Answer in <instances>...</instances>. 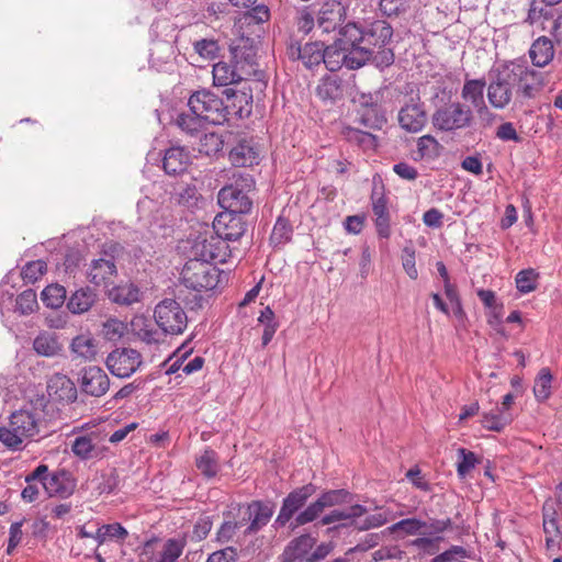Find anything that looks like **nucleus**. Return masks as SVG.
<instances>
[{
    "mask_svg": "<svg viewBox=\"0 0 562 562\" xmlns=\"http://www.w3.org/2000/svg\"><path fill=\"white\" fill-rule=\"evenodd\" d=\"M392 35V26L383 20L348 22L340 27L334 44L324 47L323 63L329 71H337L344 66L359 69L371 60L374 48L383 46Z\"/></svg>",
    "mask_w": 562,
    "mask_h": 562,
    "instance_id": "nucleus-1",
    "label": "nucleus"
},
{
    "mask_svg": "<svg viewBox=\"0 0 562 562\" xmlns=\"http://www.w3.org/2000/svg\"><path fill=\"white\" fill-rule=\"evenodd\" d=\"M231 182L223 187L218 194V204L229 213L247 214L252 207L248 193L255 188L254 178L246 172L234 171Z\"/></svg>",
    "mask_w": 562,
    "mask_h": 562,
    "instance_id": "nucleus-2",
    "label": "nucleus"
},
{
    "mask_svg": "<svg viewBox=\"0 0 562 562\" xmlns=\"http://www.w3.org/2000/svg\"><path fill=\"white\" fill-rule=\"evenodd\" d=\"M188 106L207 124L221 125L229 120V108L225 106L220 95L209 89L193 92L188 100Z\"/></svg>",
    "mask_w": 562,
    "mask_h": 562,
    "instance_id": "nucleus-3",
    "label": "nucleus"
},
{
    "mask_svg": "<svg viewBox=\"0 0 562 562\" xmlns=\"http://www.w3.org/2000/svg\"><path fill=\"white\" fill-rule=\"evenodd\" d=\"M222 272L205 259L191 257L181 271L182 283L196 292L210 291L217 286Z\"/></svg>",
    "mask_w": 562,
    "mask_h": 562,
    "instance_id": "nucleus-4",
    "label": "nucleus"
},
{
    "mask_svg": "<svg viewBox=\"0 0 562 562\" xmlns=\"http://www.w3.org/2000/svg\"><path fill=\"white\" fill-rule=\"evenodd\" d=\"M472 109L461 102H450L436 109L431 122L435 128L442 132H454L471 126L473 122Z\"/></svg>",
    "mask_w": 562,
    "mask_h": 562,
    "instance_id": "nucleus-5",
    "label": "nucleus"
},
{
    "mask_svg": "<svg viewBox=\"0 0 562 562\" xmlns=\"http://www.w3.org/2000/svg\"><path fill=\"white\" fill-rule=\"evenodd\" d=\"M352 495L347 490H328L322 493L315 502H312L305 509L294 517L291 530L316 520L325 508L348 504Z\"/></svg>",
    "mask_w": 562,
    "mask_h": 562,
    "instance_id": "nucleus-6",
    "label": "nucleus"
},
{
    "mask_svg": "<svg viewBox=\"0 0 562 562\" xmlns=\"http://www.w3.org/2000/svg\"><path fill=\"white\" fill-rule=\"evenodd\" d=\"M155 322L164 334L180 335L188 325V316L180 303L172 299L159 302L154 311Z\"/></svg>",
    "mask_w": 562,
    "mask_h": 562,
    "instance_id": "nucleus-7",
    "label": "nucleus"
},
{
    "mask_svg": "<svg viewBox=\"0 0 562 562\" xmlns=\"http://www.w3.org/2000/svg\"><path fill=\"white\" fill-rule=\"evenodd\" d=\"M233 249L217 234L199 237L192 246L191 255L198 259H205L206 262L225 263L233 257Z\"/></svg>",
    "mask_w": 562,
    "mask_h": 562,
    "instance_id": "nucleus-8",
    "label": "nucleus"
},
{
    "mask_svg": "<svg viewBox=\"0 0 562 562\" xmlns=\"http://www.w3.org/2000/svg\"><path fill=\"white\" fill-rule=\"evenodd\" d=\"M316 492V486L312 483L294 488L290 492L282 501L280 512L274 519L273 527L276 529L284 527L286 524L293 522L291 519L295 514H300L307 499L312 497Z\"/></svg>",
    "mask_w": 562,
    "mask_h": 562,
    "instance_id": "nucleus-9",
    "label": "nucleus"
},
{
    "mask_svg": "<svg viewBox=\"0 0 562 562\" xmlns=\"http://www.w3.org/2000/svg\"><path fill=\"white\" fill-rule=\"evenodd\" d=\"M397 121L400 126L408 133H418L425 127L427 112L418 93L405 100L398 111Z\"/></svg>",
    "mask_w": 562,
    "mask_h": 562,
    "instance_id": "nucleus-10",
    "label": "nucleus"
},
{
    "mask_svg": "<svg viewBox=\"0 0 562 562\" xmlns=\"http://www.w3.org/2000/svg\"><path fill=\"white\" fill-rule=\"evenodd\" d=\"M143 363L142 355L132 348H116L105 360L110 372L121 379L130 378Z\"/></svg>",
    "mask_w": 562,
    "mask_h": 562,
    "instance_id": "nucleus-11",
    "label": "nucleus"
},
{
    "mask_svg": "<svg viewBox=\"0 0 562 562\" xmlns=\"http://www.w3.org/2000/svg\"><path fill=\"white\" fill-rule=\"evenodd\" d=\"M76 486L72 474L64 469L55 472L47 469L42 479V488L49 497L67 498L74 494Z\"/></svg>",
    "mask_w": 562,
    "mask_h": 562,
    "instance_id": "nucleus-12",
    "label": "nucleus"
},
{
    "mask_svg": "<svg viewBox=\"0 0 562 562\" xmlns=\"http://www.w3.org/2000/svg\"><path fill=\"white\" fill-rule=\"evenodd\" d=\"M509 72L512 80L518 81V92L525 98H535L544 85L543 75L532 68L514 65Z\"/></svg>",
    "mask_w": 562,
    "mask_h": 562,
    "instance_id": "nucleus-13",
    "label": "nucleus"
},
{
    "mask_svg": "<svg viewBox=\"0 0 562 562\" xmlns=\"http://www.w3.org/2000/svg\"><path fill=\"white\" fill-rule=\"evenodd\" d=\"M347 9L337 0H329L322 4L317 12L316 25L323 33H330L338 27L346 20Z\"/></svg>",
    "mask_w": 562,
    "mask_h": 562,
    "instance_id": "nucleus-14",
    "label": "nucleus"
},
{
    "mask_svg": "<svg viewBox=\"0 0 562 562\" xmlns=\"http://www.w3.org/2000/svg\"><path fill=\"white\" fill-rule=\"evenodd\" d=\"M214 233L228 241L238 240L246 232V223L240 214L223 212L213 221Z\"/></svg>",
    "mask_w": 562,
    "mask_h": 562,
    "instance_id": "nucleus-15",
    "label": "nucleus"
},
{
    "mask_svg": "<svg viewBox=\"0 0 562 562\" xmlns=\"http://www.w3.org/2000/svg\"><path fill=\"white\" fill-rule=\"evenodd\" d=\"M486 81L481 79H465L461 90V98L469 102L482 120L491 121L493 113L488 110L484 101V89Z\"/></svg>",
    "mask_w": 562,
    "mask_h": 562,
    "instance_id": "nucleus-16",
    "label": "nucleus"
},
{
    "mask_svg": "<svg viewBox=\"0 0 562 562\" xmlns=\"http://www.w3.org/2000/svg\"><path fill=\"white\" fill-rule=\"evenodd\" d=\"M80 387L87 395L100 397L108 392L110 379L100 367H87L81 371Z\"/></svg>",
    "mask_w": 562,
    "mask_h": 562,
    "instance_id": "nucleus-17",
    "label": "nucleus"
},
{
    "mask_svg": "<svg viewBox=\"0 0 562 562\" xmlns=\"http://www.w3.org/2000/svg\"><path fill=\"white\" fill-rule=\"evenodd\" d=\"M246 506L249 525L243 529L244 538L254 536L259 532L265 526L268 525L273 516V506L267 502L252 501L246 504Z\"/></svg>",
    "mask_w": 562,
    "mask_h": 562,
    "instance_id": "nucleus-18",
    "label": "nucleus"
},
{
    "mask_svg": "<svg viewBox=\"0 0 562 562\" xmlns=\"http://www.w3.org/2000/svg\"><path fill=\"white\" fill-rule=\"evenodd\" d=\"M291 60H301L306 68H313L323 63L324 44L319 42L306 43L302 46L297 42H292L286 49Z\"/></svg>",
    "mask_w": 562,
    "mask_h": 562,
    "instance_id": "nucleus-19",
    "label": "nucleus"
},
{
    "mask_svg": "<svg viewBox=\"0 0 562 562\" xmlns=\"http://www.w3.org/2000/svg\"><path fill=\"white\" fill-rule=\"evenodd\" d=\"M212 72L214 85L226 87L244 80L246 76L250 75L251 70L246 69L245 63L235 60L234 64L225 61L215 64Z\"/></svg>",
    "mask_w": 562,
    "mask_h": 562,
    "instance_id": "nucleus-20",
    "label": "nucleus"
},
{
    "mask_svg": "<svg viewBox=\"0 0 562 562\" xmlns=\"http://www.w3.org/2000/svg\"><path fill=\"white\" fill-rule=\"evenodd\" d=\"M510 72L507 75L497 74V76L490 82L487 87V99L491 105L495 109L506 108L513 97Z\"/></svg>",
    "mask_w": 562,
    "mask_h": 562,
    "instance_id": "nucleus-21",
    "label": "nucleus"
},
{
    "mask_svg": "<svg viewBox=\"0 0 562 562\" xmlns=\"http://www.w3.org/2000/svg\"><path fill=\"white\" fill-rule=\"evenodd\" d=\"M47 394L53 401L71 403L77 398V389L66 374L55 373L47 380Z\"/></svg>",
    "mask_w": 562,
    "mask_h": 562,
    "instance_id": "nucleus-22",
    "label": "nucleus"
},
{
    "mask_svg": "<svg viewBox=\"0 0 562 562\" xmlns=\"http://www.w3.org/2000/svg\"><path fill=\"white\" fill-rule=\"evenodd\" d=\"M227 103L225 106L229 108V117L232 115L243 119L251 113L252 94L246 90H235L227 88L224 91Z\"/></svg>",
    "mask_w": 562,
    "mask_h": 562,
    "instance_id": "nucleus-23",
    "label": "nucleus"
},
{
    "mask_svg": "<svg viewBox=\"0 0 562 562\" xmlns=\"http://www.w3.org/2000/svg\"><path fill=\"white\" fill-rule=\"evenodd\" d=\"M315 542V538L307 533L294 538L284 548L281 554V562H302Z\"/></svg>",
    "mask_w": 562,
    "mask_h": 562,
    "instance_id": "nucleus-24",
    "label": "nucleus"
},
{
    "mask_svg": "<svg viewBox=\"0 0 562 562\" xmlns=\"http://www.w3.org/2000/svg\"><path fill=\"white\" fill-rule=\"evenodd\" d=\"M367 513H368V509L364 506H362L360 504H355V505H351L347 509L331 510L330 513L324 515L321 518L319 524L322 526H327V525H331V524L338 522V521H348V522L341 524L339 527H349V526L357 527L356 519L360 518L361 516L366 515Z\"/></svg>",
    "mask_w": 562,
    "mask_h": 562,
    "instance_id": "nucleus-25",
    "label": "nucleus"
},
{
    "mask_svg": "<svg viewBox=\"0 0 562 562\" xmlns=\"http://www.w3.org/2000/svg\"><path fill=\"white\" fill-rule=\"evenodd\" d=\"M12 429L27 440L38 432V416L36 413L21 409L10 416Z\"/></svg>",
    "mask_w": 562,
    "mask_h": 562,
    "instance_id": "nucleus-26",
    "label": "nucleus"
},
{
    "mask_svg": "<svg viewBox=\"0 0 562 562\" xmlns=\"http://www.w3.org/2000/svg\"><path fill=\"white\" fill-rule=\"evenodd\" d=\"M189 161V153L183 147H171L165 153L162 168L168 175H180L187 170Z\"/></svg>",
    "mask_w": 562,
    "mask_h": 562,
    "instance_id": "nucleus-27",
    "label": "nucleus"
},
{
    "mask_svg": "<svg viewBox=\"0 0 562 562\" xmlns=\"http://www.w3.org/2000/svg\"><path fill=\"white\" fill-rule=\"evenodd\" d=\"M115 273L116 266L113 259L100 258L92 260L88 271V278L90 282L95 285H108L111 278L114 277Z\"/></svg>",
    "mask_w": 562,
    "mask_h": 562,
    "instance_id": "nucleus-28",
    "label": "nucleus"
},
{
    "mask_svg": "<svg viewBox=\"0 0 562 562\" xmlns=\"http://www.w3.org/2000/svg\"><path fill=\"white\" fill-rule=\"evenodd\" d=\"M555 54V49L552 41L547 36L538 37L529 49V56L533 66L536 67H546L549 65Z\"/></svg>",
    "mask_w": 562,
    "mask_h": 562,
    "instance_id": "nucleus-29",
    "label": "nucleus"
},
{
    "mask_svg": "<svg viewBox=\"0 0 562 562\" xmlns=\"http://www.w3.org/2000/svg\"><path fill=\"white\" fill-rule=\"evenodd\" d=\"M47 472L46 464H40L25 476L26 486L22 490L21 497L26 503H33L38 499L42 479Z\"/></svg>",
    "mask_w": 562,
    "mask_h": 562,
    "instance_id": "nucleus-30",
    "label": "nucleus"
},
{
    "mask_svg": "<svg viewBox=\"0 0 562 562\" xmlns=\"http://www.w3.org/2000/svg\"><path fill=\"white\" fill-rule=\"evenodd\" d=\"M98 435L91 432L89 435L78 436L71 445L72 453L80 460H89L100 456V449L95 443Z\"/></svg>",
    "mask_w": 562,
    "mask_h": 562,
    "instance_id": "nucleus-31",
    "label": "nucleus"
},
{
    "mask_svg": "<svg viewBox=\"0 0 562 562\" xmlns=\"http://www.w3.org/2000/svg\"><path fill=\"white\" fill-rule=\"evenodd\" d=\"M229 160L235 167H250L258 164V151L249 142L241 140L229 151Z\"/></svg>",
    "mask_w": 562,
    "mask_h": 562,
    "instance_id": "nucleus-32",
    "label": "nucleus"
},
{
    "mask_svg": "<svg viewBox=\"0 0 562 562\" xmlns=\"http://www.w3.org/2000/svg\"><path fill=\"white\" fill-rule=\"evenodd\" d=\"M97 301V294L90 288H81L75 291L68 300L67 307L72 314L88 312Z\"/></svg>",
    "mask_w": 562,
    "mask_h": 562,
    "instance_id": "nucleus-33",
    "label": "nucleus"
},
{
    "mask_svg": "<svg viewBox=\"0 0 562 562\" xmlns=\"http://www.w3.org/2000/svg\"><path fill=\"white\" fill-rule=\"evenodd\" d=\"M33 349L38 356L55 357L61 351V345L55 333L43 331L33 340Z\"/></svg>",
    "mask_w": 562,
    "mask_h": 562,
    "instance_id": "nucleus-34",
    "label": "nucleus"
},
{
    "mask_svg": "<svg viewBox=\"0 0 562 562\" xmlns=\"http://www.w3.org/2000/svg\"><path fill=\"white\" fill-rule=\"evenodd\" d=\"M177 126L190 137H199L207 122L196 114L180 113L176 119Z\"/></svg>",
    "mask_w": 562,
    "mask_h": 562,
    "instance_id": "nucleus-35",
    "label": "nucleus"
},
{
    "mask_svg": "<svg viewBox=\"0 0 562 562\" xmlns=\"http://www.w3.org/2000/svg\"><path fill=\"white\" fill-rule=\"evenodd\" d=\"M71 352L83 360H93L98 353L95 340L88 334L76 336L70 345Z\"/></svg>",
    "mask_w": 562,
    "mask_h": 562,
    "instance_id": "nucleus-36",
    "label": "nucleus"
},
{
    "mask_svg": "<svg viewBox=\"0 0 562 562\" xmlns=\"http://www.w3.org/2000/svg\"><path fill=\"white\" fill-rule=\"evenodd\" d=\"M127 536L128 531L121 524L114 522L99 527L93 535V539L98 542V546H101L109 539L124 541Z\"/></svg>",
    "mask_w": 562,
    "mask_h": 562,
    "instance_id": "nucleus-37",
    "label": "nucleus"
},
{
    "mask_svg": "<svg viewBox=\"0 0 562 562\" xmlns=\"http://www.w3.org/2000/svg\"><path fill=\"white\" fill-rule=\"evenodd\" d=\"M512 422V415L499 406L483 415V426L488 430L501 431Z\"/></svg>",
    "mask_w": 562,
    "mask_h": 562,
    "instance_id": "nucleus-38",
    "label": "nucleus"
},
{
    "mask_svg": "<svg viewBox=\"0 0 562 562\" xmlns=\"http://www.w3.org/2000/svg\"><path fill=\"white\" fill-rule=\"evenodd\" d=\"M196 468L206 477H214L218 472V457L214 450L206 449L196 458Z\"/></svg>",
    "mask_w": 562,
    "mask_h": 562,
    "instance_id": "nucleus-39",
    "label": "nucleus"
},
{
    "mask_svg": "<svg viewBox=\"0 0 562 562\" xmlns=\"http://www.w3.org/2000/svg\"><path fill=\"white\" fill-rule=\"evenodd\" d=\"M109 296L115 303L131 305L139 300V290L133 284L120 285L113 288Z\"/></svg>",
    "mask_w": 562,
    "mask_h": 562,
    "instance_id": "nucleus-40",
    "label": "nucleus"
},
{
    "mask_svg": "<svg viewBox=\"0 0 562 562\" xmlns=\"http://www.w3.org/2000/svg\"><path fill=\"white\" fill-rule=\"evenodd\" d=\"M553 376L548 368H542L538 373L535 384L533 394L540 402H544L551 395Z\"/></svg>",
    "mask_w": 562,
    "mask_h": 562,
    "instance_id": "nucleus-41",
    "label": "nucleus"
},
{
    "mask_svg": "<svg viewBox=\"0 0 562 562\" xmlns=\"http://www.w3.org/2000/svg\"><path fill=\"white\" fill-rule=\"evenodd\" d=\"M196 149L205 156H213L222 150L223 140L221 135L216 133H203L199 137Z\"/></svg>",
    "mask_w": 562,
    "mask_h": 562,
    "instance_id": "nucleus-42",
    "label": "nucleus"
},
{
    "mask_svg": "<svg viewBox=\"0 0 562 562\" xmlns=\"http://www.w3.org/2000/svg\"><path fill=\"white\" fill-rule=\"evenodd\" d=\"M66 289L60 284L47 285L42 291V301L49 308H59L66 300Z\"/></svg>",
    "mask_w": 562,
    "mask_h": 562,
    "instance_id": "nucleus-43",
    "label": "nucleus"
},
{
    "mask_svg": "<svg viewBox=\"0 0 562 562\" xmlns=\"http://www.w3.org/2000/svg\"><path fill=\"white\" fill-rule=\"evenodd\" d=\"M38 310L37 295L34 290H25L15 299V312L20 315H30Z\"/></svg>",
    "mask_w": 562,
    "mask_h": 562,
    "instance_id": "nucleus-44",
    "label": "nucleus"
},
{
    "mask_svg": "<svg viewBox=\"0 0 562 562\" xmlns=\"http://www.w3.org/2000/svg\"><path fill=\"white\" fill-rule=\"evenodd\" d=\"M184 549V542L178 539H168L156 562H177Z\"/></svg>",
    "mask_w": 562,
    "mask_h": 562,
    "instance_id": "nucleus-45",
    "label": "nucleus"
},
{
    "mask_svg": "<svg viewBox=\"0 0 562 562\" xmlns=\"http://www.w3.org/2000/svg\"><path fill=\"white\" fill-rule=\"evenodd\" d=\"M427 526L426 521H423L417 518H406L402 519L394 525H392L389 529L391 532L395 533L398 531H403L405 535H417L423 533L426 535L425 528Z\"/></svg>",
    "mask_w": 562,
    "mask_h": 562,
    "instance_id": "nucleus-46",
    "label": "nucleus"
},
{
    "mask_svg": "<svg viewBox=\"0 0 562 562\" xmlns=\"http://www.w3.org/2000/svg\"><path fill=\"white\" fill-rule=\"evenodd\" d=\"M293 229L289 220L279 217L273 226L270 241L274 246L283 245L291 239Z\"/></svg>",
    "mask_w": 562,
    "mask_h": 562,
    "instance_id": "nucleus-47",
    "label": "nucleus"
},
{
    "mask_svg": "<svg viewBox=\"0 0 562 562\" xmlns=\"http://www.w3.org/2000/svg\"><path fill=\"white\" fill-rule=\"evenodd\" d=\"M0 441L10 450H21L25 439L12 429L11 420L7 426L0 427Z\"/></svg>",
    "mask_w": 562,
    "mask_h": 562,
    "instance_id": "nucleus-48",
    "label": "nucleus"
},
{
    "mask_svg": "<svg viewBox=\"0 0 562 562\" xmlns=\"http://www.w3.org/2000/svg\"><path fill=\"white\" fill-rule=\"evenodd\" d=\"M440 144L431 135H424L417 140V154L420 159L435 158L439 155Z\"/></svg>",
    "mask_w": 562,
    "mask_h": 562,
    "instance_id": "nucleus-49",
    "label": "nucleus"
},
{
    "mask_svg": "<svg viewBox=\"0 0 562 562\" xmlns=\"http://www.w3.org/2000/svg\"><path fill=\"white\" fill-rule=\"evenodd\" d=\"M317 95L324 101H335L342 95L340 83L336 79H325L317 87Z\"/></svg>",
    "mask_w": 562,
    "mask_h": 562,
    "instance_id": "nucleus-50",
    "label": "nucleus"
},
{
    "mask_svg": "<svg viewBox=\"0 0 562 562\" xmlns=\"http://www.w3.org/2000/svg\"><path fill=\"white\" fill-rule=\"evenodd\" d=\"M538 273L533 269L521 270L516 276V286L521 293H529L537 288Z\"/></svg>",
    "mask_w": 562,
    "mask_h": 562,
    "instance_id": "nucleus-51",
    "label": "nucleus"
},
{
    "mask_svg": "<svg viewBox=\"0 0 562 562\" xmlns=\"http://www.w3.org/2000/svg\"><path fill=\"white\" fill-rule=\"evenodd\" d=\"M47 266L43 260L27 262L21 271V277L26 283L36 282L46 271Z\"/></svg>",
    "mask_w": 562,
    "mask_h": 562,
    "instance_id": "nucleus-52",
    "label": "nucleus"
},
{
    "mask_svg": "<svg viewBox=\"0 0 562 562\" xmlns=\"http://www.w3.org/2000/svg\"><path fill=\"white\" fill-rule=\"evenodd\" d=\"M458 456L457 472L458 475L463 479L472 469H474L477 463V459L474 452L464 448L458 449Z\"/></svg>",
    "mask_w": 562,
    "mask_h": 562,
    "instance_id": "nucleus-53",
    "label": "nucleus"
},
{
    "mask_svg": "<svg viewBox=\"0 0 562 562\" xmlns=\"http://www.w3.org/2000/svg\"><path fill=\"white\" fill-rule=\"evenodd\" d=\"M379 8L389 18L398 16L408 10L409 2L408 0H380Z\"/></svg>",
    "mask_w": 562,
    "mask_h": 562,
    "instance_id": "nucleus-54",
    "label": "nucleus"
},
{
    "mask_svg": "<svg viewBox=\"0 0 562 562\" xmlns=\"http://www.w3.org/2000/svg\"><path fill=\"white\" fill-rule=\"evenodd\" d=\"M416 251L413 245H407L402 250V266L407 276L412 280H416L418 278V271L416 268V260H415Z\"/></svg>",
    "mask_w": 562,
    "mask_h": 562,
    "instance_id": "nucleus-55",
    "label": "nucleus"
},
{
    "mask_svg": "<svg viewBox=\"0 0 562 562\" xmlns=\"http://www.w3.org/2000/svg\"><path fill=\"white\" fill-rule=\"evenodd\" d=\"M470 559L471 552L461 546H452L450 549L438 554L432 559V562H453L457 559Z\"/></svg>",
    "mask_w": 562,
    "mask_h": 562,
    "instance_id": "nucleus-56",
    "label": "nucleus"
},
{
    "mask_svg": "<svg viewBox=\"0 0 562 562\" xmlns=\"http://www.w3.org/2000/svg\"><path fill=\"white\" fill-rule=\"evenodd\" d=\"M218 44L214 40L203 38L194 43V50L203 58L213 59L218 53Z\"/></svg>",
    "mask_w": 562,
    "mask_h": 562,
    "instance_id": "nucleus-57",
    "label": "nucleus"
},
{
    "mask_svg": "<svg viewBox=\"0 0 562 562\" xmlns=\"http://www.w3.org/2000/svg\"><path fill=\"white\" fill-rule=\"evenodd\" d=\"M540 3H542L541 0H531L526 18V22L529 24H535L542 18L546 20L552 18L551 11L540 5Z\"/></svg>",
    "mask_w": 562,
    "mask_h": 562,
    "instance_id": "nucleus-58",
    "label": "nucleus"
},
{
    "mask_svg": "<svg viewBox=\"0 0 562 562\" xmlns=\"http://www.w3.org/2000/svg\"><path fill=\"white\" fill-rule=\"evenodd\" d=\"M296 25L297 30L303 34H308L315 26L314 14L308 7H305L297 12Z\"/></svg>",
    "mask_w": 562,
    "mask_h": 562,
    "instance_id": "nucleus-59",
    "label": "nucleus"
},
{
    "mask_svg": "<svg viewBox=\"0 0 562 562\" xmlns=\"http://www.w3.org/2000/svg\"><path fill=\"white\" fill-rule=\"evenodd\" d=\"M555 515L552 506H543V530L547 536H558L560 532Z\"/></svg>",
    "mask_w": 562,
    "mask_h": 562,
    "instance_id": "nucleus-60",
    "label": "nucleus"
},
{
    "mask_svg": "<svg viewBox=\"0 0 562 562\" xmlns=\"http://www.w3.org/2000/svg\"><path fill=\"white\" fill-rule=\"evenodd\" d=\"M238 532H240V530L236 524L232 519H227L221 525L216 533V539L221 543L229 542L237 537Z\"/></svg>",
    "mask_w": 562,
    "mask_h": 562,
    "instance_id": "nucleus-61",
    "label": "nucleus"
},
{
    "mask_svg": "<svg viewBox=\"0 0 562 562\" xmlns=\"http://www.w3.org/2000/svg\"><path fill=\"white\" fill-rule=\"evenodd\" d=\"M102 481L98 485L99 494H110L119 485V475L114 469L101 475Z\"/></svg>",
    "mask_w": 562,
    "mask_h": 562,
    "instance_id": "nucleus-62",
    "label": "nucleus"
},
{
    "mask_svg": "<svg viewBox=\"0 0 562 562\" xmlns=\"http://www.w3.org/2000/svg\"><path fill=\"white\" fill-rule=\"evenodd\" d=\"M391 38L381 47H375L371 57L378 67H387L394 61V54L392 49L385 48V45Z\"/></svg>",
    "mask_w": 562,
    "mask_h": 562,
    "instance_id": "nucleus-63",
    "label": "nucleus"
},
{
    "mask_svg": "<svg viewBox=\"0 0 562 562\" xmlns=\"http://www.w3.org/2000/svg\"><path fill=\"white\" fill-rule=\"evenodd\" d=\"M237 550L233 547H226L211 553L207 557L206 562H237Z\"/></svg>",
    "mask_w": 562,
    "mask_h": 562,
    "instance_id": "nucleus-64",
    "label": "nucleus"
}]
</instances>
